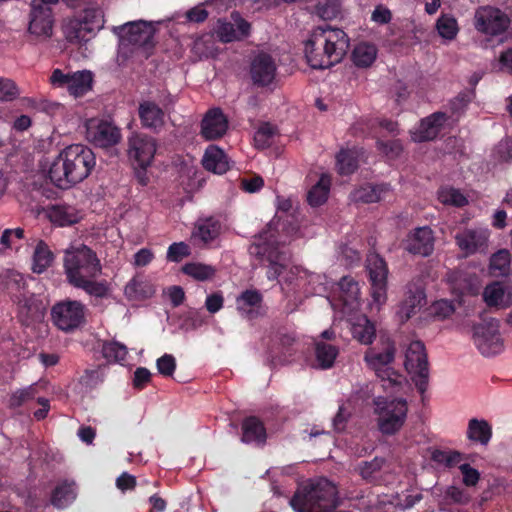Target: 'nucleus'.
<instances>
[{"label": "nucleus", "instance_id": "1", "mask_svg": "<svg viewBox=\"0 0 512 512\" xmlns=\"http://www.w3.org/2000/svg\"><path fill=\"white\" fill-rule=\"evenodd\" d=\"M67 282L96 298H106L109 285L106 280L97 281L102 273V265L94 250L87 245L67 249L63 258Z\"/></svg>", "mask_w": 512, "mask_h": 512}, {"label": "nucleus", "instance_id": "2", "mask_svg": "<svg viewBox=\"0 0 512 512\" xmlns=\"http://www.w3.org/2000/svg\"><path fill=\"white\" fill-rule=\"evenodd\" d=\"M96 166L93 150L84 144H71L63 148L52 161L48 176L60 189H69L90 176Z\"/></svg>", "mask_w": 512, "mask_h": 512}, {"label": "nucleus", "instance_id": "3", "mask_svg": "<svg viewBox=\"0 0 512 512\" xmlns=\"http://www.w3.org/2000/svg\"><path fill=\"white\" fill-rule=\"evenodd\" d=\"M350 47L345 31L330 25L313 29L305 42V57L313 69H327L342 61Z\"/></svg>", "mask_w": 512, "mask_h": 512}, {"label": "nucleus", "instance_id": "4", "mask_svg": "<svg viewBox=\"0 0 512 512\" xmlns=\"http://www.w3.org/2000/svg\"><path fill=\"white\" fill-rule=\"evenodd\" d=\"M337 495L331 481L319 478L299 486L289 504L295 512H332L338 505Z\"/></svg>", "mask_w": 512, "mask_h": 512}, {"label": "nucleus", "instance_id": "5", "mask_svg": "<svg viewBox=\"0 0 512 512\" xmlns=\"http://www.w3.org/2000/svg\"><path fill=\"white\" fill-rule=\"evenodd\" d=\"M251 256L255 257L260 264L267 265V278L278 279L289 267L291 255L289 251L278 240L276 230L272 224L267 229L255 236L254 241L248 248Z\"/></svg>", "mask_w": 512, "mask_h": 512}, {"label": "nucleus", "instance_id": "6", "mask_svg": "<svg viewBox=\"0 0 512 512\" xmlns=\"http://www.w3.org/2000/svg\"><path fill=\"white\" fill-rule=\"evenodd\" d=\"M377 415V426L383 435H395L403 427L408 413L405 399H392L378 396L372 398Z\"/></svg>", "mask_w": 512, "mask_h": 512}, {"label": "nucleus", "instance_id": "7", "mask_svg": "<svg viewBox=\"0 0 512 512\" xmlns=\"http://www.w3.org/2000/svg\"><path fill=\"white\" fill-rule=\"evenodd\" d=\"M104 22L102 9L89 7L69 19L64 27V33L71 43L87 42L104 27Z\"/></svg>", "mask_w": 512, "mask_h": 512}, {"label": "nucleus", "instance_id": "8", "mask_svg": "<svg viewBox=\"0 0 512 512\" xmlns=\"http://www.w3.org/2000/svg\"><path fill=\"white\" fill-rule=\"evenodd\" d=\"M512 19L498 7L479 6L474 13L475 30L490 39H503L509 32Z\"/></svg>", "mask_w": 512, "mask_h": 512}, {"label": "nucleus", "instance_id": "9", "mask_svg": "<svg viewBox=\"0 0 512 512\" xmlns=\"http://www.w3.org/2000/svg\"><path fill=\"white\" fill-rule=\"evenodd\" d=\"M499 321L495 318H482V322L473 326V341L479 352L488 357L502 351Z\"/></svg>", "mask_w": 512, "mask_h": 512}, {"label": "nucleus", "instance_id": "10", "mask_svg": "<svg viewBox=\"0 0 512 512\" xmlns=\"http://www.w3.org/2000/svg\"><path fill=\"white\" fill-rule=\"evenodd\" d=\"M53 324L64 332L80 327L85 321V306L77 300H63L51 308Z\"/></svg>", "mask_w": 512, "mask_h": 512}, {"label": "nucleus", "instance_id": "11", "mask_svg": "<svg viewBox=\"0 0 512 512\" xmlns=\"http://www.w3.org/2000/svg\"><path fill=\"white\" fill-rule=\"evenodd\" d=\"M405 367L414 374L413 381L417 390L423 394L428 387V359L423 342L412 341L405 353Z\"/></svg>", "mask_w": 512, "mask_h": 512}, {"label": "nucleus", "instance_id": "12", "mask_svg": "<svg viewBox=\"0 0 512 512\" xmlns=\"http://www.w3.org/2000/svg\"><path fill=\"white\" fill-rule=\"evenodd\" d=\"M121 130L111 121L91 118L86 121V139L99 148H110L121 140Z\"/></svg>", "mask_w": 512, "mask_h": 512}, {"label": "nucleus", "instance_id": "13", "mask_svg": "<svg viewBox=\"0 0 512 512\" xmlns=\"http://www.w3.org/2000/svg\"><path fill=\"white\" fill-rule=\"evenodd\" d=\"M113 32L121 38L122 45H132L149 51L153 48L154 33L151 26L143 21L128 22L124 25L113 27Z\"/></svg>", "mask_w": 512, "mask_h": 512}, {"label": "nucleus", "instance_id": "14", "mask_svg": "<svg viewBox=\"0 0 512 512\" xmlns=\"http://www.w3.org/2000/svg\"><path fill=\"white\" fill-rule=\"evenodd\" d=\"M156 149V140L148 135L136 133L128 138L127 155L133 167H149Z\"/></svg>", "mask_w": 512, "mask_h": 512}, {"label": "nucleus", "instance_id": "15", "mask_svg": "<svg viewBox=\"0 0 512 512\" xmlns=\"http://www.w3.org/2000/svg\"><path fill=\"white\" fill-rule=\"evenodd\" d=\"M231 20L225 18L217 20L213 28L218 40L222 43H231L242 41L249 37L251 33V24L245 20L237 11L231 13Z\"/></svg>", "mask_w": 512, "mask_h": 512}, {"label": "nucleus", "instance_id": "16", "mask_svg": "<svg viewBox=\"0 0 512 512\" xmlns=\"http://www.w3.org/2000/svg\"><path fill=\"white\" fill-rule=\"evenodd\" d=\"M13 301L17 304L18 317L23 324L29 325L41 321L46 314L48 303L40 294H15Z\"/></svg>", "mask_w": 512, "mask_h": 512}, {"label": "nucleus", "instance_id": "17", "mask_svg": "<svg viewBox=\"0 0 512 512\" xmlns=\"http://www.w3.org/2000/svg\"><path fill=\"white\" fill-rule=\"evenodd\" d=\"M366 268L371 283L372 298L376 303L382 304L386 301L387 264L379 255H371L367 259Z\"/></svg>", "mask_w": 512, "mask_h": 512}, {"label": "nucleus", "instance_id": "18", "mask_svg": "<svg viewBox=\"0 0 512 512\" xmlns=\"http://www.w3.org/2000/svg\"><path fill=\"white\" fill-rule=\"evenodd\" d=\"M296 351L295 336L292 333L278 331L268 346V359L273 366L284 365L292 360Z\"/></svg>", "mask_w": 512, "mask_h": 512}, {"label": "nucleus", "instance_id": "19", "mask_svg": "<svg viewBox=\"0 0 512 512\" xmlns=\"http://www.w3.org/2000/svg\"><path fill=\"white\" fill-rule=\"evenodd\" d=\"M54 17L50 7H31L28 32L38 41H45L53 34Z\"/></svg>", "mask_w": 512, "mask_h": 512}, {"label": "nucleus", "instance_id": "20", "mask_svg": "<svg viewBox=\"0 0 512 512\" xmlns=\"http://www.w3.org/2000/svg\"><path fill=\"white\" fill-rule=\"evenodd\" d=\"M402 247L413 255H431L434 250L433 231L427 226L414 229L402 241Z\"/></svg>", "mask_w": 512, "mask_h": 512}, {"label": "nucleus", "instance_id": "21", "mask_svg": "<svg viewBox=\"0 0 512 512\" xmlns=\"http://www.w3.org/2000/svg\"><path fill=\"white\" fill-rule=\"evenodd\" d=\"M236 310L242 318L249 321L263 316V295L256 289L242 291L236 298Z\"/></svg>", "mask_w": 512, "mask_h": 512}, {"label": "nucleus", "instance_id": "22", "mask_svg": "<svg viewBox=\"0 0 512 512\" xmlns=\"http://www.w3.org/2000/svg\"><path fill=\"white\" fill-rule=\"evenodd\" d=\"M228 118L220 108L209 109L201 121V136L206 140H216L228 130Z\"/></svg>", "mask_w": 512, "mask_h": 512}, {"label": "nucleus", "instance_id": "23", "mask_svg": "<svg viewBox=\"0 0 512 512\" xmlns=\"http://www.w3.org/2000/svg\"><path fill=\"white\" fill-rule=\"evenodd\" d=\"M448 116L444 112H434L431 115L421 119L419 126L412 133V139L415 142H426L434 140L440 133L442 127L447 121Z\"/></svg>", "mask_w": 512, "mask_h": 512}, {"label": "nucleus", "instance_id": "24", "mask_svg": "<svg viewBox=\"0 0 512 512\" xmlns=\"http://www.w3.org/2000/svg\"><path fill=\"white\" fill-rule=\"evenodd\" d=\"M276 74L273 58L267 53H259L251 63V78L253 83L264 87L272 83Z\"/></svg>", "mask_w": 512, "mask_h": 512}, {"label": "nucleus", "instance_id": "25", "mask_svg": "<svg viewBox=\"0 0 512 512\" xmlns=\"http://www.w3.org/2000/svg\"><path fill=\"white\" fill-rule=\"evenodd\" d=\"M426 295L421 287L409 285L399 304L397 315L402 323L408 321L425 304Z\"/></svg>", "mask_w": 512, "mask_h": 512}, {"label": "nucleus", "instance_id": "26", "mask_svg": "<svg viewBox=\"0 0 512 512\" xmlns=\"http://www.w3.org/2000/svg\"><path fill=\"white\" fill-rule=\"evenodd\" d=\"M455 240L460 250L469 256L487 248L488 235L482 230L465 229L455 236Z\"/></svg>", "mask_w": 512, "mask_h": 512}, {"label": "nucleus", "instance_id": "27", "mask_svg": "<svg viewBox=\"0 0 512 512\" xmlns=\"http://www.w3.org/2000/svg\"><path fill=\"white\" fill-rule=\"evenodd\" d=\"M221 231L222 224L217 218H199L194 225L191 236L195 243L206 245L216 240Z\"/></svg>", "mask_w": 512, "mask_h": 512}, {"label": "nucleus", "instance_id": "28", "mask_svg": "<svg viewBox=\"0 0 512 512\" xmlns=\"http://www.w3.org/2000/svg\"><path fill=\"white\" fill-rule=\"evenodd\" d=\"M138 116L142 127L154 132L161 130L165 124V112L154 101L141 102L138 107Z\"/></svg>", "mask_w": 512, "mask_h": 512}, {"label": "nucleus", "instance_id": "29", "mask_svg": "<svg viewBox=\"0 0 512 512\" xmlns=\"http://www.w3.org/2000/svg\"><path fill=\"white\" fill-rule=\"evenodd\" d=\"M241 441L246 444L255 443L263 445L267 439L264 423L256 416H248L242 421Z\"/></svg>", "mask_w": 512, "mask_h": 512}, {"label": "nucleus", "instance_id": "30", "mask_svg": "<svg viewBox=\"0 0 512 512\" xmlns=\"http://www.w3.org/2000/svg\"><path fill=\"white\" fill-rule=\"evenodd\" d=\"M202 165L207 171L224 174L230 169V162L225 152L216 145H209L204 153Z\"/></svg>", "mask_w": 512, "mask_h": 512}, {"label": "nucleus", "instance_id": "31", "mask_svg": "<svg viewBox=\"0 0 512 512\" xmlns=\"http://www.w3.org/2000/svg\"><path fill=\"white\" fill-rule=\"evenodd\" d=\"M55 261V254L44 240H38L32 254L31 270L35 274H42L50 268Z\"/></svg>", "mask_w": 512, "mask_h": 512}, {"label": "nucleus", "instance_id": "32", "mask_svg": "<svg viewBox=\"0 0 512 512\" xmlns=\"http://www.w3.org/2000/svg\"><path fill=\"white\" fill-rule=\"evenodd\" d=\"M48 217L52 223L60 227L71 226L81 219L78 209L67 204L51 206L48 209Z\"/></svg>", "mask_w": 512, "mask_h": 512}, {"label": "nucleus", "instance_id": "33", "mask_svg": "<svg viewBox=\"0 0 512 512\" xmlns=\"http://www.w3.org/2000/svg\"><path fill=\"white\" fill-rule=\"evenodd\" d=\"M339 354L337 346L325 342H317L315 344V362L313 367L326 370L330 369Z\"/></svg>", "mask_w": 512, "mask_h": 512}, {"label": "nucleus", "instance_id": "34", "mask_svg": "<svg viewBox=\"0 0 512 512\" xmlns=\"http://www.w3.org/2000/svg\"><path fill=\"white\" fill-rule=\"evenodd\" d=\"M181 271L200 282L212 280L217 273V269L214 266L200 262L186 263L182 266Z\"/></svg>", "mask_w": 512, "mask_h": 512}, {"label": "nucleus", "instance_id": "35", "mask_svg": "<svg viewBox=\"0 0 512 512\" xmlns=\"http://www.w3.org/2000/svg\"><path fill=\"white\" fill-rule=\"evenodd\" d=\"M331 179L328 175L322 174L318 182L311 187L307 194V201L313 207L324 204L330 191Z\"/></svg>", "mask_w": 512, "mask_h": 512}, {"label": "nucleus", "instance_id": "36", "mask_svg": "<svg viewBox=\"0 0 512 512\" xmlns=\"http://www.w3.org/2000/svg\"><path fill=\"white\" fill-rule=\"evenodd\" d=\"M384 463L385 459L380 457H375L371 461H363L358 467L359 474L367 483L379 484Z\"/></svg>", "mask_w": 512, "mask_h": 512}, {"label": "nucleus", "instance_id": "37", "mask_svg": "<svg viewBox=\"0 0 512 512\" xmlns=\"http://www.w3.org/2000/svg\"><path fill=\"white\" fill-rule=\"evenodd\" d=\"M351 332L353 337L361 344H371L376 336L374 324L366 317L362 316L353 323Z\"/></svg>", "mask_w": 512, "mask_h": 512}, {"label": "nucleus", "instance_id": "38", "mask_svg": "<svg viewBox=\"0 0 512 512\" xmlns=\"http://www.w3.org/2000/svg\"><path fill=\"white\" fill-rule=\"evenodd\" d=\"M467 436L471 441L486 445L492 437V428L486 420L473 418L468 423Z\"/></svg>", "mask_w": 512, "mask_h": 512}, {"label": "nucleus", "instance_id": "39", "mask_svg": "<svg viewBox=\"0 0 512 512\" xmlns=\"http://www.w3.org/2000/svg\"><path fill=\"white\" fill-rule=\"evenodd\" d=\"M511 253L507 249H500L490 257L489 270L494 276H508L510 273Z\"/></svg>", "mask_w": 512, "mask_h": 512}, {"label": "nucleus", "instance_id": "40", "mask_svg": "<svg viewBox=\"0 0 512 512\" xmlns=\"http://www.w3.org/2000/svg\"><path fill=\"white\" fill-rule=\"evenodd\" d=\"M377 49L369 43L358 44L352 52V61L357 67L366 68L373 64L376 59Z\"/></svg>", "mask_w": 512, "mask_h": 512}, {"label": "nucleus", "instance_id": "41", "mask_svg": "<svg viewBox=\"0 0 512 512\" xmlns=\"http://www.w3.org/2000/svg\"><path fill=\"white\" fill-rule=\"evenodd\" d=\"M338 285L341 293L340 297L345 305L353 306L355 303H358L360 287L359 283L355 281L354 278L343 276Z\"/></svg>", "mask_w": 512, "mask_h": 512}, {"label": "nucleus", "instance_id": "42", "mask_svg": "<svg viewBox=\"0 0 512 512\" xmlns=\"http://www.w3.org/2000/svg\"><path fill=\"white\" fill-rule=\"evenodd\" d=\"M92 74L88 71L77 72L71 75L67 89L71 95L79 97L91 89Z\"/></svg>", "mask_w": 512, "mask_h": 512}, {"label": "nucleus", "instance_id": "43", "mask_svg": "<svg viewBox=\"0 0 512 512\" xmlns=\"http://www.w3.org/2000/svg\"><path fill=\"white\" fill-rule=\"evenodd\" d=\"M388 191L386 184L372 185L366 184L361 186L355 192L356 201L362 203H375L382 199V195Z\"/></svg>", "mask_w": 512, "mask_h": 512}, {"label": "nucleus", "instance_id": "44", "mask_svg": "<svg viewBox=\"0 0 512 512\" xmlns=\"http://www.w3.org/2000/svg\"><path fill=\"white\" fill-rule=\"evenodd\" d=\"M76 497L74 485L63 482L55 487L51 495V503L56 508H64Z\"/></svg>", "mask_w": 512, "mask_h": 512}, {"label": "nucleus", "instance_id": "45", "mask_svg": "<svg viewBox=\"0 0 512 512\" xmlns=\"http://www.w3.org/2000/svg\"><path fill=\"white\" fill-rule=\"evenodd\" d=\"M336 168L340 175H350L358 168V158L354 151L342 149L336 155Z\"/></svg>", "mask_w": 512, "mask_h": 512}, {"label": "nucleus", "instance_id": "46", "mask_svg": "<svg viewBox=\"0 0 512 512\" xmlns=\"http://www.w3.org/2000/svg\"><path fill=\"white\" fill-rule=\"evenodd\" d=\"M435 26L438 34L446 40L455 39L459 32L456 18L449 14H441Z\"/></svg>", "mask_w": 512, "mask_h": 512}, {"label": "nucleus", "instance_id": "47", "mask_svg": "<svg viewBox=\"0 0 512 512\" xmlns=\"http://www.w3.org/2000/svg\"><path fill=\"white\" fill-rule=\"evenodd\" d=\"M38 394V385L32 384L28 387L18 389L13 392L8 401V407L10 409H17L22 407L27 402L36 399Z\"/></svg>", "mask_w": 512, "mask_h": 512}, {"label": "nucleus", "instance_id": "48", "mask_svg": "<svg viewBox=\"0 0 512 512\" xmlns=\"http://www.w3.org/2000/svg\"><path fill=\"white\" fill-rule=\"evenodd\" d=\"M395 357V346L388 342L382 352L371 353L366 355V360L373 367H385L393 362Z\"/></svg>", "mask_w": 512, "mask_h": 512}, {"label": "nucleus", "instance_id": "49", "mask_svg": "<svg viewBox=\"0 0 512 512\" xmlns=\"http://www.w3.org/2000/svg\"><path fill=\"white\" fill-rule=\"evenodd\" d=\"M102 354L109 362H121L125 361L128 350L125 345L116 341H110L103 344Z\"/></svg>", "mask_w": 512, "mask_h": 512}, {"label": "nucleus", "instance_id": "50", "mask_svg": "<svg viewBox=\"0 0 512 512\" xmlns=\"http://www.w3.org/2000/svg\"><path fill=\"white\" fill-rule=\"evenodd\" d=\"M432 461L444 465L446 468L457 466L462 460V454L456 450L445 451L435 449L431 454Z\"/></svg>", "mask_w": 512, "mask_h": 512}, {"label": "nucleus", "instance_id": "51", "mask_svg": "<svg viewBox=\"0 0 512 512\" xmlns=\"http://www.w3.org/2000/svg\"><path fill=\"white\" fill-rule=\"evenodd\" d=\"M276 128L270 123H263L254 134L255 146L258 149H266L272 145Z\"/></svg>", "mask_w": 512, "mask_h": 512}, {"label": "nucleus", "instance_id": "52", "mask_svg": "<svg viewBox=\"0 0 512 512\" xmlns=\"http://www.w3.org/2000/svg\"><path fill=\"white\" fill-rule=\"evenodd\" d=\"M439 199L443 204L455 207H464L468 204V200L464 194L455 188H444L440 190Z\"/></svg>", "mask_w": 512, "mask_h": 512}, {"label": "nucleus", "instance_id": "53", "mask_svg": "<svg viewBox=\"0 0 512 512\" xmlns=\"http://www.w3.org/2000/svg\"><path fill=\"white\" fill-rule=\"evenodd\" d=\"M341 12L340 0H325L317 6V13L323 20H332Z\"/></svg>", "mask_w": 512, "mask_h": 512}, {"label": "nucleus", "instance_id": "54", "mask_svg": "<svg viewBox=\"0 0 512 512\" xmlns=\"http://www.w3.org/2000/svg\"><path fill=\"white\" fill-rule=\"evenodd\" d=\"M377 149L385 154L390 159H395L403 151L402 143L399 139H393L388 141L378 140L376 142Z\"/></svg>", "mask_w": 512, "mask_h": 512}, {"label": "nucleus", "instance_id": "55", "mask_svg": "<svg viewBox=\"0 0 512 512\" xmlns=\"http://www.w3.org/2000/svg\"><path fill=\"white\" fill-rule=\"evenodd\" d=\"M376 375L383 382L382 387L386 388L388 386L394 387L401 385V375L392 370L391 368L385 367H376L374 368Z\"/></svg>", "mask_w": 512, "mask_h": 512}, {"label": "nucleus", "instance_id": "56", "mask_svg": "<svg viewBox=\"0 0 512 512\" xmlns=\"http://www.w3.org/2000/svg\"><path fill=\"white\" fill-rule=\"evenodd\" d=\"M504 297V289L499 283L488 285L483 293L486 304L490 307L500 305Z\"/></svg>", "mask_w": 512, "mask_h": 512}, {"label": "nucleus", "instance_id": "57", "mask_svg": "<svg viewBox=\"0 0 512 512\" xmlns=\"http://www.w3.org/2000/svg\"><path fill=\"white\" fill-rule=\"evenodd\" d=\"M19 96L16 83L8 78L0 77V101H13Z\"/></svg>", "mask_w": 512, "mask_h": 512}, {"label": "nucleus", "instance_id": "58", "mask_svg": "<svg viewBox=\"0 0 512 512\" xmlns=\"http://www.w3.org/2000/svg\"><path fill=\"white\" fill-rule=\"evenodd\" d=\"M189 255L190 248L185 242H174L167 250V260L170 262H180Z\"/></svg>", "mask_w": 512, "mask_h": 512}, {"label": "nucleus", "instance_id": "59", "mask_svg": "<svg viewBox=\"0 0 512 512\" xmlns=\"http://www.w3.org/2000/svg\"><path fill=\"white\" fill-rule=\"evenodd\" d=\"M156 367L159 374L164 377H171L176 370V359L173 355L166 353L157 359Z\"/></svg>", "mask_w": 512, "mask_h": 512}, {"label": "nucleus", "instance_id": "60", "mask_svg": "<svg viewBox=\"0 0 512 512\" xmlns=\"http://www.w3.org/2000/svg\"><path fill=\"white\" fill-rule=\"evenodd\" d=\"M445 498L458 505H466L471 500L469 493L457 486H449L445 491Z\"/></svg>", "mask_w": 512, "mask_h": 512}, {"label": "nucleus", "instance_id": "61", "mask_svg": "<svg viewBox=\"0 0 512 512\" xmlns=\"http://www.w3.org/2000/svg\"><path fill=\"white\" fill-rule=\"evenodd\" d=\"M454 312V304L446 299L438 300L431 306V313L440 319H445L451 316Z\"/></svg>", "mask_w": 512, "mask_h": 512}, {"label": "nucleus", "instance_id": "62", "mask_svg": "<svg viewBox=\"0 0 512 512\" xmlns=\"http://www.w3.org/2000/svg\"><path fill=\"white\" fill-rule=\"evenodd\" d=\"M459 470L463 476L462 482L466 487H474L478 484L481 476L477 469L468 463H464L459 465Z\"/></svg>", "mask_w": 512, "mask_h": 512}, {"label": "nucleus", "instance_id": "63", "mask_svg": "<svg viewBox=\"0 0 512 512\" xmlns=\"http://www.w3.org/2000/svg\"><path fill=\"white\" fill-rule=\"evenodd\" d=\"M126 292L135 293L142 298H148L153 295L154 289L151 285L144 283L143 281H139L133 279L126 287Z\"/></svg>", "mask_w": 512, "mask_h": 512}, {"label": "nucleus", "instance_id": "64", "mask_svg": "<svg viewBox=\"0 0 512 512\" xmlns=\"http://www.w3.org/2000/svg\"><path fill=\"white\" fill-rule=\"evenodd\" d=\"M152 374L146 367H138L134 371L132 385L137 390H143L151 382Z\"/></svg>", "mask_w": 512, "mask_h": 512}]
</instances>
